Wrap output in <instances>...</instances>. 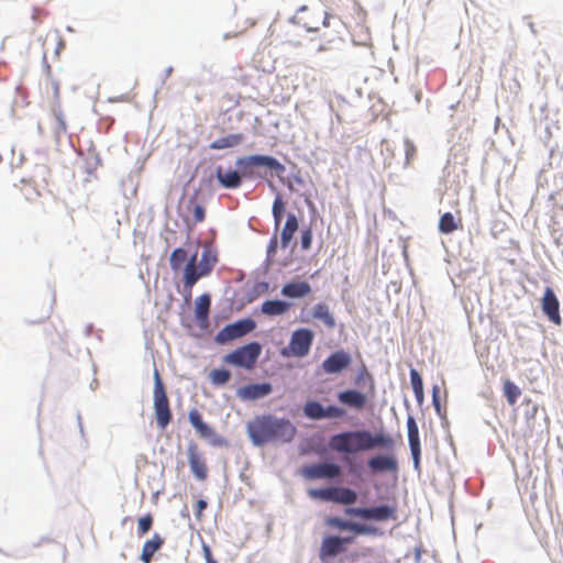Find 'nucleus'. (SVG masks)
Returning <instances> with one entry per match:
<instances>
[{"label":"nucleus","instance_id":"f704fd0d","mask_svg":"<svg viewBox=\"0 0 563 563\" xmlns=\"http://www.w3.org/2000/svg\"><path fill=\"white\" fill-rule=\"evenodd\" d=\"M154 517L151 512L140 517L137 519L136 533L139 537L145 536L153 527Z\"/></svg>","mask_w":563,"mask_h":563},{"label":"nucleus","instance_id":"9b49d317","mask_svg":"<svg viewBox=\"0 0 563 563\" xmlns=\"http://www.w3.org/2000/svg\"><path fill=\"white\" fill-rule=\"evenodd\" d=\"M345 514L351 517H358L366 520L386 521L395 519L396 509L388 505L372 508H346Z\"/></svg>","mask_w":563,"mask_h":563},{"label":"nucleus","instance_id":"6e6552de","mask_svg":"<svg viewBox=\"0 0 563 563\" xmlns=\"http://www.w3.org/2000/svg\"><path fill=\"white\" fill-rule=\"evenodd\" d=\"M313 332L310 329H298L292 332L289 344L283 350V355L303 357L310 352L313 342Z\"/></svg>","mask_w":563,"mask_h":563},{"label":"nucleus","instance_id":"f3484780","mask_svg":"<svg viewBox=\"0 0 563 563\" xmlns=\"http://www.w3.org/2000/svg\"><path fill=\"white\" fill-rule=\"evenodd\" d=\"M542 311L548 318L555 324H561V314H560V302L552 290V288L547 287L541 300Z\"/></svg>","mask_w":563,"mask_h":563},{"label":"nucleus","instance_id":"4be33fe9","mask_svg":"<svg viewBox=\"0 0 563 563\" xmlns=\"http://www.w3.org/2000/svg\"><path fill=\"white\" fill-rule=\"evenodd\" d=\"M164 544L165 538L157 532L153 533V536L146 540L142 547L140 555L142 563H151L155 553L159 551Z\"/></svg>","mask_w":563,"mask_h":563},{"label":"nucleus","instance_id":"7c9ffc66","mask_svg":"<svg viewBox=\"0 0 563 563\" xmlns=\"http://www.w3.org/2000/svg\"><path fill=\"white\" fill-rule=\"evenodd\" d=\"M284 212H285V202L283 201L282 195L278 194V195H276L274 202H273V207H272L275 230H278V228L282 223V219L284 217Z\"/></svg>","mask_w":563,"mask_h":563},{"label":"nucleus","instance_id":"7ed1b4c3","mask_svg":"<svg viewBox=\"0 0 563 563\" xmlns=\"http://www.w3.org/2000/svg\"><path fill=\"white\" fill-rule=\"evenodd\" d=\"M236 166L240 168L241 178H255V177H264V175L258 172V168H266L275 173L276 176L280 177L284 175L286 168L285 166L275 157L268 155H250L240 157L236 161Z\"/></svg>","mask_w":563,"mask_h":563},{"label":"nucleus","instance_id":"f8f14e48","mask_svg":"<svg viewBox=\"0 0 563 563\" xmlns=\"http://www.w3.org/2000/svg\"><path fill=\"white\" fill-rule=\"evenodd\" d=\"M187 459L195 478L200 482L206 481L208 478L209 468L203 453L199 451L195 442L188 444Z\"/></svg>","mask_w":563,"mask_h":563},{"label":"nucleus","instance_id":"0eeeda50","mask_svg":"<svg viewBox=\"0 0 563 563\" xmlns=\"http://www.w3.org/2000/svg\"><path fill=\"white\" fill-rule=\"evenodd\" d=\"M308 495L312 499L332 501L342 505H352L357 500V494L347 487H325L310 489Z\"/></svg>","mask_w":563,"mask_h":563},{"label":"nucleus","instance_id":"79ce46f5","mask_svg":"<svg viewBox=\"0 0 563 563\" xmlns=\"http://www.w3.org/2000/svg\"><path fill=\"white\" fill-rule=\"evenodd\" d=\"M410 446V451H411V455H412V460H413V467L416 470H419L420 468V455H421V446H420V443L419 444H412V445H409Z\"/></svg>","mask_w":563,"mask_h":563},{"label":"nucleus","instance_id":"49530a36","mask_svg":"<svg viewBox=\"0 0 563 563\" xmlns=\"http://www.w3.org/2000/svg\"><path fill=\"white\" fill-rule=\"evenodd\" d=\"M207 508V501H205L203 499H199L197 503H196V518L197 519H200L201 518V515L203 512V510Z\"/></svg>","mask_w":563,"mask_h":563},{"label":"nucleus","instance_id":"473e14b6","mask_svg":"<svg viewBox=\"0 0 563 563\" xmlns=\"http://www.w3.org/2000/svg\"><path fill=\"white\" fill-rule=\"evenodd\" d=\"M324 407L318 401H308L303 407L305 415L310 419H324Z\"/></svg>","mask_w":563,"mask_h":563},{"label":"nucleus","instance_id":"c9c22d12","mask_svg":"<svg viewBox=\"0 0 563 563\" xmlns=\"http://www.w3.org/2000/svg\"><path fill=\"white\" fill-rule=\"evenodd\" d=\"M231 378V373L228 369L218 368L212 369L210 373V380L213 385L221 386L227 384Z\"/></svg>","mask_w":563,"mask_h":563},{"label":"nucleus","instance_id":"1a4fd4ad","mask_svg":"<svg viewBox=\"0 0 563 563\" xmlns=\"http://www.w3.org/2000/svg\"><path fill=\"white\" fill-rule=\"evenodd\" d=\"M255 327H256V323L254 320H252L250 318L242 319L234 323H230V324L225 325L223 329H221L217 333L214 340L219 344H224L230 341H233V340L244 336L245 334L253 331L255 329Z\"/></svg>","mask_w":563,"mask_h":563},{"label":"nucleus","instance_id":"a211bd4d","mask_svg":"<svg viewBox=\"0 0 563 563\" xmlns=\"http://www.w3.org/2000/svg\"><path fill=\"white\" fill-rule=\"evenodd\" d=\"M351 364V356L345 351H336L322 363V369L327 374H338Z\"/></svg>","mask_w":563,"mask_h":563},{"label":"nucleus","instance_id":"4c0bfd02","mask_svg":"<svg viewBox=\"0 0 563 563\" xmlns=\"http://www.w3.org/2000/svg\"><path fill=\"white\" fill-rule=\"evenodd\" d=\"M187 260V252L184 249H176L170 255V266L174 271H177Z\"/></svg>","mask_w":563,"mask_h":563},{"label":"nucleus","instance_id":"2eb2a0df","mask_svg":"<svg viewBox=\"0 0 563 563\" xmlns=\"http://www.w3.org/2000/svg\"><path fill=\"white\" fill-rule=\"evenodd\" d=\"M324 525L329 528L338 529L341 531H351L355 534H369L374 532L371 526L347 521L339 517H327Z\"/></svg>","mask_w":563,"mask_h":563},{"label":"nucleus","instance_id":"20e7f679","mask_svg":"<svg viewBox=\"0 0 563 563\" xmlns=\"http://www.w3.org/2000/svg\"><path fill=\"white\" fill-rule=\"evenodd\" d=\"M153 399L156 423L159 429L164 430L172 421V410L165 386L157 369L154 371Z\"/></svg>","mask_w":563,"mask_h":563},{"label":"nucleus","instance_id":"5701e85b","mask_svg":"<svg viewBox=\"0 0 563 563\" xmlns=\"http://www.w3.org/2000/svg\"><path fill=\"white\" fill-rule=\"evenodd\" d=\"M311 292V286L307 282H290L283 286L282 295L291 299L307 297Z\"/></svg>","mask_w":563,"mask_h":563},{"label":"nucleus","instance_id":"393cba45","mask_svg":"<svg viewBox=\"0 0 563 563\" xmlns=\"http://www.w3.org/2000/svg\"><path fill=\"white\" fill-rule=\"evenodd\" d=\"M299 223L295 213H288L286 223L282 230L280 244L283 249H287L298 230Z\"/></svg>","mask_w":563,"mask_h":563},{"label":"nucleus","instance_id":"2f4dec72","mask_svg":"<svg viewBox=\"0 0 563 563\" xmlns=\"http://www.w3.org/2000/svg\"><path fill=\"white\" fill-rule=\"evenodd\" d=\"M410 382H411L412 390L415 393L417 401L421 402L424 397L423 383H422V378H421L420 374L415 368H412L410 371Z\"/></svg>","mask_w":563,"mask_h":563},{"label":"nucleus","instance_id":"a19ab883","mask_svg":"<svg viewBox=\"0 0 563 563\" xmlns=\"http://www.w3.org/2000/svg\"><path fill=\"white\" fill-rule=\"evenodd\" d=\"M301 249L302 250H309L311 247L312 243V232L310 229H306L301 232Z\"/></svg>","mask_w":563,"mask_h":563},{"label":"nucleus","instance_id":"a878e982","mask_svg":"<svg viewBox=\"0 0 563 563\" xmlns=\"http://www.w3.org/2000/svg\"><path fill=\"white\" fill-rule=\"evenodd\" d=\"M291 305L283 300H266L262 303L261 311L267 316H282L290 309Z\"/></svg>","mask_w":563,"mask_h":563},{"label":"nucleus","instance_id":"ea45409f","mask_svg":"<svg viewBox=\"0 0 563 563\" xmlns=\"http://www.w3.org/2000/svg\"><path fill=\"white\" fill-rule=\"evenodd\" d=\"M345 411L336 406H328L324 407V418H341L343 417Z\"/></svg>","mask_w":563,"mask_h":563},{"label":"nucleus","instance_id":"aec40b11","mask_svg":"<svg viewBox=\"0 0 563 563\" xmlns=\"http://www.w3.org/2000/svg\"><path fill=\"white\" fill-rule=\"evenodd\" d=\"M367 465L374 473L398 472V462L393 454L375 455L368 460Z\"/></svg>","mask_w":563,"mask_h":563},{"label":"nucleus","instance_id":"cd10ccee","mask_svg":"<svg viewBox=\"0 0 563 563\" xmlns=\"http://www.w3.org/2000/svg\"><path fill=\"white\" fill-rule=\"evenodd\" d=\"M312 317L322 321L329 329H333L335 327V319L325 303H317L313 308Z\"/></svg>","mask_w":563,"mask_h":563},{"label":"nucleus","instance_id":"c85d7f7f","mask_svg":"<svg viewBox=\"0 0 563 563\" xmlns=\"http://www.w3.org/2000/svg\"><path fill=\"white\" fill-rule=\"evenodd\" d=\"M210 297L209 295H201L196 300L195 314L199 322H206L210 310Z\"/></svg>","mask_w":563,"mask_h":563},{"label":"nucleus","instance_id":"a18cd8bd","mask_svg":"<svg viewBox=\"0 0 563 563\" xmlns=\"http://www.w3.org/2000/svg\"><path fill=\"white\" fill-rule=\"evenodd\" d=\"M405 150H406V157L407 159H410L411 157H413L416 155V146L413 145V143L409 140H407L405 142Z\"/></svg>","mask_w":563,"mask_h":563},{"label":"nucleus","instance_id":"f257e3e1","mask_svg":"<svg viewBox=\"0 0 563 563\" xmlns=\"http://www.w3.org/2000/svg\"><path fill=\"white\" fill-rule=\"evenodd\" d=\"M297 432L290 420L273 415L255 417L247 423V433L253 444L262 446L267 443H287Z\"/></svg>","mask_w":563,"mask_h":563},{"label":"nucleus","instance_id":"4468645a","mask_svg":"<svg viewBox=\"0 0 563 563\" xmlns=\"http://www.w3.org/2000/svg\"><path fill=\"white\" fill-rule=\"evenodd\" d=\"M353 540V537L328 536L323 538L319 550L320 560L327 562L328 559L336 556L344 551V544L352 543Z\"/></svg>","mask_w":563,"mask_h":563},{"label":"nucleus","instance_id":"dca6fc26","mask_svg":"<svg viewBox=\"0 0 563 563\" xmlns=\"http://www.w3.org/2000/svg\"><path fill=\"white\" fill-rule=\"evenodd\" d=\"M290 21L294 24L305 27L308 32H316L319 30L318 23L320 15L310 10L307 5H302L297 10Z\"/></svg>","mask_w":563,"mask_h":563},{"label":"nucleus","instance_id":"6ab92c4d","mask_svg":"<svg viewBox=\"0 0 563 563\" xmlns=\"http://www.w3.org/2000/svg\"><path fill=\"white\" fill-rule=\"evenodd\" d=\"M272 390L269 383L250 384L239 388L236 395L242 400H256L266 397Z\"/></svg>","mask_w":563,"mask_h":563},{"label":"nucleus","instance_id":"f03ea898","mask_svg":"<svg viewBox=\"0 0 563 563\" xmlns=\"http://www.w3.org/2000/svg\"><path fill=\"white\" fill-rule=\"evenodd\" d=\"M329 446L339 453H355L372 450L376 446L391 449L394 440L390 435L384 433L373 435L369 431L357 430L332 435Z\"/></svg>","mask_w":563,"mask_h":563},{"label":"nucleus","instance_id":"b1692460","mask_svg":"<svg viewBox=\"0 0 563 563\" xmlns=\"http://www.w3.org/2000/svg\"><path fill=\"white\" fill-rule=\"evenodd\" d=\"M217 178L222 187L234 189L241 186V175L236 170H223L221 166L217 168Z\"/></svg>","mask_w":563,"mask_h":563},{"label":"nucleus","instance_id":"37998d69","mask_svg":"<svg viewBox=\"0 0 563 563\" xmlns=\"http://www.w3.org/2000/svg\"><path fill=\"white\" fill-rule=\"evenodd\" d=\"M49 86H51L52 96H53L54 101L58 102L59 101V82L56 81L55 79L51 78Z\"/></svg>","mask_w":563,"mask_h":563},{"label":"nucleus","instance_id":"412c9836","mask_svg":"<svg viewBox=\"0 0 563 563\" xmlns=\"http://www.w3.org/2000/svg\"><path fill=\"white\" fill-rule=\"evenodd\" d=\"M338 399L341 404L355 410L364 409L367 402L366 395L355 389H346L339 393Z\"/></svg>","mask_w":563,"mask_h":563},{"label":"nucleus","instance_id":"09e8293b","mask_svg":"<svg viewBox=\"0 0 563 563\" xmlns=\"http://www.w3.org/2000/svg\"><path fill=\"white\" fill-rule=\"evenodd\" d=\"M202 553H203L206 563L214 561V559L212 556L211 549H210V547L207 543H202Z\"/></svg>","mask_w":563,"mask_h":563},{"label":"nucleus","instance_id":"de8ad7c7","mask_svg":"<svg viewBox=\"0 0 563 563\" xmlns=\"http://www.w3.org/2000/svg\"><path fill=\"white\" fill-rule=\"evenodd\" d=\"M202 553H203L206 563L214 561V559L212 556L211 549H210V547L207 543H202Z\"/></svg>","mask_w":563,"mask_h":563},{"label":"nucleus","instance_id":"72a5a7b5","mask_svg":"<svg viewBox=\"0 0 563 563\" xmlns=\"http://www.w3.org/2000/svg\"><path fill=\"white\" fill-rule=\"evenodd\" d=\"M504 395L507 398L508 404L510 406H514L517 402L519 396L521 395V390L515 383L507 379L504 383Z\"/></svg>","mask_w":563,"mask_h":563},{"label":"nucleus","instance_id":"bb28decb","mask_svg":"<svg viewBox=\"0 0 563 563\" xmlns=\"http://www.w3.org/2000/svg\"><path fill=\"white\" fill-rule=\"evenodd\" d=\"M244 141V136L241 133L229 134L217 139L210 144L212 150H224L240 145Z\"/></svg>","mask_w":563,"mask_h":563},{"label":"nucleus","instance_id":"c756f323","mask_svg":"<svg viewBox=\"0 0 563 563\" xmlns=\"http://www.w3.org/2000/svg\"><path fill=\"white\" fill-rule=\"evenodd\" d=\"M459 223L451 212H445L441 216L439 221V231L444 234H450L457 230Z\"/></svg>","mask_w":563,"mask_h":563},{"label":"nucleus","instance_id":"603ef678","mask_svg":"<svg viewBox=\"0 0 563 563\" xmlns=\"http://www.w3.org/2000/svg\"><path fill=\"white\" fill-rule=\"evenodd\" d=\"M324 49H327V47H325V46H323V45H321V46L319 47V51H324Z\"/></svg>","mask_w":563,"mask_h":563},{"label":"nucleus","instance_id":"3c124183","mask_svg":"<svg viewBox=\"0 0 563 563\" xmlns=\"http://www.w3.org/2000/svg\"><path fill=\"white\" fill-rule=\"evenodd\" d=\"M329 18H330V14L328 12H324V15H323V19H322V24L324 26H329L330 25Z\"/></svg>","mask_w":563,"mask_h":563},{"label":"nucleus","instance_id":"423d86ee","mask_svg":"<svg viewBox=\"0 0 563 563\" xmlns=\"http://www.w3.org/2000/svg\"><path fill=\"white\" fill-rule=\"evenodd\" d=\"M261 353V344L257 342H251L227 354L223 360L228 364L252 369Z\"/></svg>","mask_w":563,"mask_h":563},{"label":"nucleus","instance_id":"ddd939ff","mask_svg":"<svg viewBox=\"0 0 563 563\" xmlns=\"http://www.w3.org/2000/svg\"><path fill=\"white\" fill-rule=\"evenodd\" d=\"M301 474L308 479H333L340 476L341 467L334 463H318L305 466Z\"/></svg>","mask_w":563,"mask_h":563},{"label":"nucleus","instance_id":"39448f33","mask_svg":"<svg viewBox=\"0 0 563 563\" xmlns=\"http://www.w3.org/2000/svg\"><path fill=\"white\" fill-rule=\"evenodd\" d=\"M217 263V257L209 250L201 254L200 262L197 265V254L192 255L184 269L185 286L189 289L199 278L208 275Z\"/></svg>","mask_w":563,"mask_h":563},{"label":"nucleus","instance_id":"c03bdc74","mask_svg":"<svg viewBox=\"0 0 563 563\" xmlns=\"http://www.w3.org/2000/svg\"><path fill=\"white\" fill-rule=\"evenodd\" d=\"M440 388L439 386H433L432 388V402L435 408V410L440 411V397H439Z\"/></svg>","mask_w":563,"mask_h":563},{"label":"nucleus","instance_id":"9d476101","mask_svg":"<svg viewBox=\"0 0 563 563\" xmlns=\"http://www.w3.org/2000/svg\"><path fill=\"white\" fill-rule=\"evenodd\" d=\"M188 420L191 426L195 428L200 438L209 440L210 444L213 446H227L228 441L217 434L214 430L207 424L197 409H191L188 413Z\"/></svg>","mask_w":563,"mask_h":563},{"label":"nucleus","instance_id":"58836bf2","mask_svg":"<svg viewBox=\"0 0 563 563\" xmlns=\"http://www.w3.org/2000/svg\"><path fill=\"white\" fill-rule=\"evenodd\" d=\"M191 213H192L195 223H200L206 218V210H205L203 206L198 205V203H192Z\"/></svg>","mask_w":563,"mask_h":563},{"label":"nucleus","instance_id":"8fccbe9b","mask_svg":"<svg viewBox=\"0 0 563 563\" xmlns=\"http://www.w3.org/2000/svg\"><path fill=\"white\" fill-rule=\"evenodd\" d=\"M277 238L274 236L271 241H269V244H268V247H267V252L268 254H272V253H275L276 252V249H277Z\"/></svg>","mask_w":563,"mask_h":563},{"label":"nucleus","instance_id":"e433bc0d","mask_svg":"<svg viewBox=\"0 0 563 563\" xmlns=\"http://www.w3.org/2000/svg\"><path fill=\"white\" fill-rule=\"evenodd\" d=\"M407 429H408L409 445L419 444L420 443L419 429H418V424L412 416H409L407 419Z\"/></svg>","mask_w":563,"mask_h":563}]
</instances>
